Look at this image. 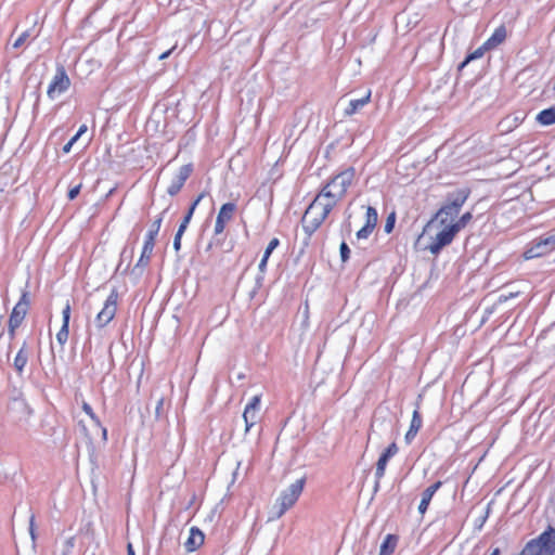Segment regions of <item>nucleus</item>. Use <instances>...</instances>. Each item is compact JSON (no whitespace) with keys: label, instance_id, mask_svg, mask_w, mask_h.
I'll return each instance as SVG.
<instances>
[{"label":"nucleus","instance_id":"26","mask_svg":"<svg viewBox=\"0 0 555 555\" xmlns=\"http://www.w3.org/2000/svg\"><path fill=\"white\" fill-rule=\"evenodd\" d=\"M377 219L378 216L376 209L372 206H369L366 208V220L364 225L374 230L377 224Z\"/></svg>","mask_w":555,"mask_h":555},{"label":"nucleus","instance_id":"12","mask_svg":"<svg viewBox=\"0 0 555 555\" xmlns=\"http://www.w3.org/2000/svg\"><path fill=\"white\" fill-rule=\"evenodd\" d=\"M235 210L236 205L234 203H227L221 206L215 223L216 235H219L223 232L227 222L233 218Z\"/></svg>","mask_w":555,"mask_h":555},{"label":"nucleus","instance_id":"15","mask_svg":"<svg viewBox=\"0 0 555 555\" xmlns=\"http://www.w3.org/2000/svg\"><path fill=\"white\" fill-rule=\"evenodd\" d=\"M507 38V29L504 24L496 27L493 34L483 42L485 49L494 50L502 44Z\"/></svg>","mask_w":555,"mask_h":555},{"label":"nucleus","instance_id":"13","mask_svg":"<svg viewBox=\"0 0 555 555\" xmlns=\"http://www.w3.org/2000/svg\"><path fill=\"white\" fill-rule=\"evenodd\" d=\"M193 171L192 164L184 165L180 168L176 178L171 181L170 185L167 189V192L170 196L177 195L182 189L183 184L191 176Z\"/></svg>","mask_w":555,"mask_h":555},{"label":"nucleus","instance_id":"30","mask_svg":"<svg viewBox=\"0 0 555 555\" xmlns=\"http://www.w3.org/2000/svg\"><path fill=\"white\" fill-rule=\"evenodd\" d=\"M387 463L388 461H386L385 459L383 457H379L377 463H376V472H375V476L377 478V482H376V487L378 486V480L384 476L385 474V469H386V466H387Z\"/></svg>","mask_w":555,"mask_h":555},{"label":"nucleus","instance_id":"43","mask_svg":"<svg viewBox=\"0 0 555 555\" xmlns=\"http://www.w3.org/2000/svg\"><path fill=\"white\" fill-rule=\"evenodd\" d=\"M176 48H177V46L175 44L171 49H169V50L165 51L164 53H162L158 59L160 61H164V60L168 59L172 54V52L176 50Z\"/></svg>","mask_w":555,"mask_h":555},{"label":"nucleus","instance_id":"33","mask_svg":"<svg viewBox=\"0 0 555 555\" xmlns=\"http://www.w3.org/2000/svg\"><path fill=\"white\" fill-rule=\"evenodd\" d=\"M373 232V229L363 225L358 232H357V238L358 240H365L370 236V234Z\"/></svg>","mask_w":555,"mask_h":555},{"label":"nucleus","instance_id":"44","mask_svg":"<svg viewBox=\"0 0 555 555\" xmlns=\"http://www.w3.org/2000/svg\"><path fill=\"white\" fill-rule=\"evenodd\" d=\"M385 451L393 456L398 452V447L395 442H392Z\"/></svg>","mask_w":555,"mask_h":555},{"label":"nucleus","instance_id":"21","mask_svg":"<svg viewBox=\"0 0 555 555\" xmlns=\"http://www.w3.org/2000/svg\"><path fill=\"white\" fill-rule=\"evenodd\" d=\"M537 121L543 126L555 124V104L548 108L541 111L537 115Z\"/></svg>","mask_w":555,"mask_h":555},{"label":"nucleus","instance_id":"9","mask_svg":"<svg viewBox=\"0 0 555 555\" xmlns=\"http://www.w3.org/2000/svg\"><path fill=\"white\" fill-rule=\"evenodd\" d=\"M29 308L28 293L24 292L12 310L9 319V334L14 336L15 330L21 325Z\"/></svg>","mask_w":555,"mask_h":555},{"label":"nucleus","instance_id":"48","mask_svg":"<svg viewBox=\"0 0 555 555\" xmlns=\"http://www.w3.org/2000/svg\"><path fill=\"white\" fill-rule=\"evenodd\" d=\"M186 228H188V227H186L185 224H182V223H181V224L179 225V229H178V231H177V233H176V234L183 235V233H184V231H185V229H186Z\"/></svg>","mask_w":555,"mask_h":555},{"label":"nucleus","instance_id":"3","mask_svg":"<svg viewBox=\"0 0 555 555\" xmlns=\"http://www.w3.org/2000/svg\"><path fill=\"white\" fill-rule=\"evenodd\" d=\"M334 206L324 198L320 193L307 208L304 217L302 224L307 232H314L322 222L326 219Z\"/></svg>","mask_w":555,"mask_h":555},{"label":"nucleus","instance_id":"54","mask_svg":"<svg viewBox=\"0 0 555 555\" xmlns=\"http://www.w3.org/2000/svg\"><path fill=\"white\" fill-rule=\"evenodd\" d=\"M241 466V462H236V469Z\"/></svg>","mask_w":555,"mask_h":555},{"label":"nucleus","instance_id":"25","mask_svg":"<svg viewBox=\"0 0 555 555\" xmlns=\"http://www.w3.org/2000/svg\"><path fill=\"white\" fill-rule=\"evenodd\" d=\"M488 51H491L490 49H485L483 48V43L477 48L474 52L469 53L465 60L463 61V63L461 64L460 68H463L464 66H466L468 63H470L472 61L474 60H477V59H480L483 56V54Z\"/></svg>","mask_w":555,"mask_h":555},{"label":"nucleus","instance_id":"37","mask_svg":"<svg viewBox=\"0 0 555 555\" xmlns=\"http://www.w3.org/2000/svg\"><path fill=\"white\" fill-rule=\"evenodd\" d=\"M29 534H30L33 542L35 543L37 535H36V531H35V516L34 515H31L30 519H29Z\"/></svg>","mask_w":555,"mask_h":555},{"label":"nucleus","instance_id":"20","mask_svg":"<svg viewBox=\"0 0 555 555\" xmlns=\"http://www.w3.org/2000/svg\"><path fill=\"white\" fill-rule=\"evenodd\" d=\"M421 427H422L421 414L417 410H414L412 420H411V424H410V428H409L408 433L405 434L406 443H410L414 439V437L416 436V434Z\"/></svg>","mask_w":555,"mask_h":555},{"label":"nucleus","instance_id":"39","mask_svg":"<svg viewBox=\"0 0 555 555\" xmlns=\"http://www.w3.org/2000/svg\"><path fill=\"white\" fill-rule=\"evenodd\" d=\"M163 404H164V399L159 398L157 400V405H156V409H155L156 418H159L162 416Z\"/></svg>","mask_w":555,"mask_h":555},{"label":"nucleus","instance_id":"24","mask_svg":"<svg viewBox=\"0 0 555 555\" xmlns=\"http://www.w3.org/2000/svg\"><path fill=\"white\" fill-rule=\"evenodd\" d=\"M162 222H163V215L158 216L151 224V227L147 231V234H146L145 242L151 243V245H155V238L159 232Z\"/></svg>","mask_w":555,"mask_h":555},{"label":"nucleus","instance_id":"38","mask_svg":"<svg viewBox=\"0 0 555 555\" xmlns=\"http://www.w3.org/2000/svg\"><path fill=\"white\" fill-rule=\"evenodd\" d=\"M80 188H81V184H78L76 186H74L73 189L69 190L68 192V198L72 201V199H75L77 197V195L79 194L80 192Z\"/></svg>","mask_w":555,"mask_h":555},{"label":"nucleus","instance_id":"47","mask_svg":"<svg viewBox=\"0 0 555 555\" xmlns=\"http://www.w3.org/2000/svg\"><path fill=\"white\" fill-rule=\"evenodd\" d=\"M74 142H75V141H68V142L63 146V152H64V153H68V152L70 151V149H72V146H73V143H74Z\"/></svg>","mask_w":555,"mask_h":555},{"label":"nucleus","instance_id":"5","mask_svg":"<svg viewBox=\"0 0 555 555\" xmlns=\"http://www.w3.org/2000/svg\"><path fill=\"white\" fill-rule=\"evenodd\" d=\"M519 555H555V529L550 527L530 540Z\"/></svg>","mask_w":555,"mask_h":555},{"label":"nucleus","instance_id":"40","mask_svg":"<svg viewBox=\"0 0 555 555\" xmlns=\"http://www.w3.org/2000/svg\"><path fill=\"white\" fill-rule=\"evenodd\" d=\"M88 130V127L87 125H81L78 129V131L76 132V134H74L70 139H79L81 135H83Z\"/></svg>","mask_w":555,"mask_h":555},{"label":"nucleus","instance_id":"34","mask_svg":"<svg viewBox=\"0 0 555 555\" xmlns=\"http://www.w3.org/2000/svg\"><path fill=\"white\" fill-rule=\"evenodd\" d=\"M279 246V240L278 238H272L270 241V243L268 244L266 250H264V254L267 257H270L271 253Z\"/></svg>","mask_w":555,"mask_h":555},{"label":"nucleus","instance_id":"2","mask_svg":"<svg viewBox=\"0 0 555 555\" xmlns=\"http://www.w3.org/2000/svg\"><path fill=\"white\" fill-rule=\"evenodd\" d=\"M354 168L349 167L348 169L333 177L323 186L320 194L324 198L328 199V202L335 207L336 204L346 195L348 188L352 184L354 180Z\"/></svg>","mask_w":555,"mask_h":555},{"label":"nucleus","instance_id":"27","mask_svg":"<svg viewBox=\"0 0 555 555\" xmlns=\"http://www.w3.org/2000/svg\"><path fill=\"white\" fill-rule=\"evenodd\" d=\"M27 363V354L25 353L24 349L22 348L18 353L16 354L14 359V366L17 372H22Z\"/></svg>","mask_w":555,"mask_h":555},{"label":"nucleus","instance_id":"4","mask_svg":"<svg viewBox=\"0 0 555 555\" xmlns=\"http://www.w3.org/2000/svg\"><path fill=\"white\" fill-rule=\"evenodd\" d=\"M305 483L306 478L302 477L297 479L287 489L282 491L276 503L272 506L269 520L281 518L286 513V511L294 506L304 490Z\"/></svg>","mask_w":555,"mask_h":555},{"label":"nucleus","instance_id":"51","mask_svg":"<svg viewBox=\"0 0 555 555\" xmlns=\"http://www.w3.org/2000/svg\"><path fill=\"white\" fill-rule=\"evenodd\" d=\"M499 554H500V550L499 548L493 550V552L491 553V555H499Z\"/></svg>","mask_w":555,"mask_h":555},{"label":"nucleus","instance_id":"50","mask_svg":"<svg viewBox=\"0 0 555 555\" xmlns=\"http://www.w3.org/2000/svg\"><path fill=\"white\" fill-rule=\"evenodd\" d=\"M380 457H383V459H385L386 461H388V460L391 457V455H390V454H388L386 451H384V453L380 455Z\"/></svg>","mask_w":555,"mask_h":555},{"label":"nucleus","instance_id":"1","mask_svg":"<svg viewBox=\"0 0 555 555\" xmlns=\"http://www.w3.org/2000/svg\"><path fill=\"white\" fill-rule=\"evenodd\" d=\"M468 189H461L448 195V203L444 204L424 227L423 234L431 231L437 223L439 224H451L454 223V219L457 217L462 206L469 196Z\"/></svg>","mask_w":555,"mask_h":555},{"label":"nucleus","instance_id":"11","mask_svg":"<svg viewBox=\"0 0 555 555\" xmlns=\"http://www.w3.org/2000/svg\"><path fill=\"white\" fill-rule=\"evenodd\" d=\"M260 396L253 397L251 401L245 406L243 418L245 422V433L257 423L259 410H260Z\"/></svg>","mask_w":555,"mask_h":555},{"label":"nucleus","instance_id":"42","mask_svg":"<svg viewBox=\"0 0 555 555\" xmlns=\"http://www.w3.org/2000/svg\"><path fill=\"white\" fill-rule=\"evenodd\" d=\"M182 235L176 234L173 238V248L176 251L180 250Z\"/></svg>","mask_w":555,"mask_h":555},{"label":"nucleus","instance_id":"6","mask_svg":"<svg viewBox=\"0 0 555 555\" xmlns=\"http://www.w3.org/2000/svg\"><path fill=\"white\" fill-rule=\"evenodd\" d=\"M119 294L114 288L106 298L102 310L96 314L94 323L96 327L102 328L106 326L115 317L118 306Z\"/></svg>","mask_w":555,"mask_h":555},{"label":"nucleus","instance_id":"41","mask_svg":"<svg viewBox=\"0 0 555 555\" xmlns=\"http://www.w3.org/2000/svg\"><path fill=\"white\" fill-rule=\"evenodd\" d=\"M75 545V538L74 537H70L66 540L65 542V548L64 551H67V552H72L73 547Z\"/></svg>","mask_w":555,"mask_h":555},{"label":"nucleus","instance_id":"28","mask_svg":"<svg viewBox=\"0 0 555 555\" xmlns=\"http://www.w3.org/2000/svg\"><path fill=\"white\" fill-rule=\"evenodd\" d=\"M472 219V212L467 211L464 215H462V217L457 221L451 224L454 227V229H456V232H460L463 228L466 227L467 223L470 222Z\"/></svg>","mask_w":555,"mask_h":555},{"label":"nucleus","instance_id":"18","mask_svg":"<svg viewBox=\"0 0 555 555\" xmlns=\"http://www.w3.org/2000/svg\"><path fill=\"white\" fill-rule=\"evenodd\" d=\"M441 485H442L441 481H437V482H435L434 485H431L430 487H428L427 489L424 490V492L422 493L421 503L418 505V512L421 514H425V512L427 511L428 505H429L434 494L441 487Z\"/></svg>","mask_w":555,"mask_h":555},{"label":"nucleus","instance_id":"46","mask_svg":"<svg viewBox=\"0 0 555 555\" xmlns=\"http://www.w3.org/2000/svg\"><path fill=\"white\" fill-rule=\"evenodd\" d=\"M268 259H269V257H267L266 255H263V257H262V259H261V261H260V263H259V270H260L261 272H264L266 267H267V261H268Z\"/></svg>","mask_w":555,"mask_h":555},{"label":"nucleus","instance_id":"53","mask_svg":"<svg viewBox=\"0 0 555 555\" xmlns=\"http://www.w3.org/2000/svg\"><path fill=\"white\" fill-rule=\"evenodd\" d=\"M91 348H92V345H91V341H89L88 349L91 350Z\"/></svg>","mask_w":555,"mask_h":555},{"label":"nucleus","instance_id":"8","mask_svg":"<svg viewBox=\"0 0 555 555\" xmlns=\"http://www.w3.org/2000/svg\"><path fill=\"white\" fill-rule=\"evenodd\" d=\"M442 228L439 230L434 237L431 243L427 246L428 250L433 255H437L444 246L451 244L454 236L456 235V229L452 224H440Z\"/></svg>","mask_w":555,"mask_h":555},{"label":"nucleus","instance_id":"52","mask_svg":"<svg viewBox=\"0 0 555 555\" xmlns=\"http://www.w3.org/2000/svg\"><path fill=\"white\" fill-rule=\"evenodd\" d=\"M70 553L67 551H63L61 555H69Z\"/></svg>","mask_w":555,"mask_h":555},{"label":"nucleus","instance_id":"35","mask_svg":"<svg viewBox=\"0 0 555 555\" xmlns=\"http://www.w3.org/2000/svg\"><path fill=\"white\" fill-rule=\"evenodd\" d=\"M349 254H350V249L348 247V245L343 242L340 244V256H341V260L345 262L347 261V259L349 258Z\"/></svg>","mask_w":555,"mask_h":555},{"label":"nucleus","instance_id":"45","mask_svg":"<svg viewBox=\"0 0 555 555\" xmlns=\"http://www.w3.org/2000/svg\"><path fill=\"white\" fill-rule=\"evenodd\" d=\"M516 295H517L516 293H509L508 295H500L498 297V302L499 304L505 302L508 298L514 297Z\"/></svg>","mask_w":555,"mask_h":555},{"label":"nucleus","instance_id":"22","mask_svg":"<svg viewBox=\"0 0 555 555\" xmlns=\"http://www.w3.org/2000/svg\"><path fill=\"white\" fill-rule=\"evenodd\" d=\"M398 539L393 534L386 535L380 545L379 555H391L397 546Z\"/></svg>","mask_w":555,"mask_h":555},{"label":"nucleus","instance_id":"32","mask_svg":"<svg viewBox=\"0 0 555 555\" xmlns=\"http://www.w3.org/2000/svg\"><path fill=\"white\" fill-rule=\"evenodd\" d=\"M29 38V31L26 30V31H23L18 37L17 39L14 41L13 43V48L14 49H18L20 47H22L25 41Z\"/></svg>","mask_w":555,"mask_h":555},{"label":"nucleus","instance_id":"14","mask_svg":"<svg viewBox=\"0 0 555 555\" xmlns=\"http://www.w3.org/2000/svg\"><path fill=\"white\" fill-rule=\"evenodd\" d=\"M555 248V235H551L540 241L535 246L525 253L526 259L540 257Z\"/></svg>","mask_w":555,"mask_h":555},{"label":"nucleus","instance_id":"10","mask_svg":"<svg viewBox=\"0 0 555 555\" xmlns=\"http://www.w3.org/2000/svg\"><path fill=\"white\" fill-rule=\"evenodd\" d=\"M82 430L85 431V435L88 437L90 441L95 440L98 437H101V440L103 442L107 439V430L105 427H103L96 417L95 420H89L87 422L81 421L80 422Z\"/></svg>","mask_w":555,"mask_h":555},{"label":"nucleus","instance_id":"19","mask_svg":"<svg viewBox=\"0 0 555 555\" xmlns=\"http://www.w3.org/2000/svg\"><path fill=\"white\" fill-rule=\"evenodd\" d=\"M372 91L367 90L366 94L357 100H351L345 109V115L351 116L361 111L371 101Z\"/></svg>","mask_w":555,"mask_h":555},{"label":"nucleus","instance_id":"16","mask_svg":"<svg viewBox=\"0 0 555 555\" xmlns=\"http://www.w3.org/2000/svg\"><path fill=\"white\" fill-rule=\"evenodd\" d=\"M205 535L204 533L196 527H192L190 529V534L186 541L184 542V547L188 552H194L204 543Z\"/></svg>","mask_w":555,"mask_h":555},{"label":"nucleus","instance_id":"36","mask_svg":"<svg viewBox=\"0 0 555 555\" xmlns=\"http://www.w3.org/2000/svg\"><path fill=\"white\" fill-rule=\"evenodd\" d=\"M82 410L88 415L89 420H95L96 418V415L94 414L92 408L87 402L82 403Z\"/></svg>","mask_w":555,"mask_h":555},{"label":"nucleus","instance_id":"31","mask_svg":"<svg viewBox=\"0 0 555 555\" xmlns=\"http://www.w3.org/2000/svg\"><path fill=\"white\" fill-rule=\"evenodd\" d=\"M395 222H396V215L395 212H391L387 219H386V222H385V232L386 233H390L395 227Z\"/></svg>","mask_w":555,"mask_h":555},{"label":"nucleus","instance_id":"17","mask_svg":"<svg viewBox=\"0 0 555 555\" xmlns=\"http://www.w3.org/2000/svg\"><path fill=\"white\" fill-rule=\"evenodd\" d=\"M63 324L59 333L56 334V340L60 343V345H64L68 339V325H69V318H70V306L69 304H66V306L63 309Z\"/></svg>","mask_w":555,"mask_h":555},{"label":"nucleus","instance_id":"29","mask_svg":"<svg viewBox=\"0 0 555 555\" xmlns=\"http://www.w3.org/2000/svg\"><path fill=\"white\" fill-rule=\"evenodd\" d=\"M205 195H206L205 193H202V194H199V195H198V197L194 201V203L191 205V207H190V209H189L188 214H186V215H185V217L183 218V220H182V222H181L182 224H185V225L188 227V224H189V222H190V220H191V218H192V216H193V212H194V210H195L196 206H197V205H198V203H199V202L205 197Z\"/></svg>","mask_w":555,"mask_h":555},{"label":"nucleus","instance_id":"7","mask_svg":"<svg viewBox=\"0 0 555 555\" xmlns=\"http://www.w3.org/2000/svg\"><path fill=\"white\" fill-rule=\"evenodd\" d=\"M69 87L70 79L64 66L60 65L56 67L55 75L48 87L47 95L49 99L54 100L57 95L66 92Z\"/></svg>","mask_w":555,"mask_h":555},{"label":"nucleus","instance_id":"23","mask_svg":"<svg viewBox=\"0 0 555 555\" xmlns=\"http://www.w3.org/2000/svg\"><path fill=\"white\" fill-rule=\"evenodd\" d=\"M154 245H151L149 242H144V246L141 253V257L139 261L137 262L134 269L138 268H145L147 263L150 262L151 256L153 254Z\"/></svg>","mask_w":555,"mask_h":555},{"label":"nucleus","instance_id":"49","mask_svg":"<svg viewBox=\"0 0 555 555\" xmlns=\"http://www.w3.org/2000/svg\"><path fill=\"white\" fill-rule=\"evenodd\" d=\"M127 555H135L131 543L127 545Z\"/></svg>","mask_w":555,"mask_h":555}]
</instances>
